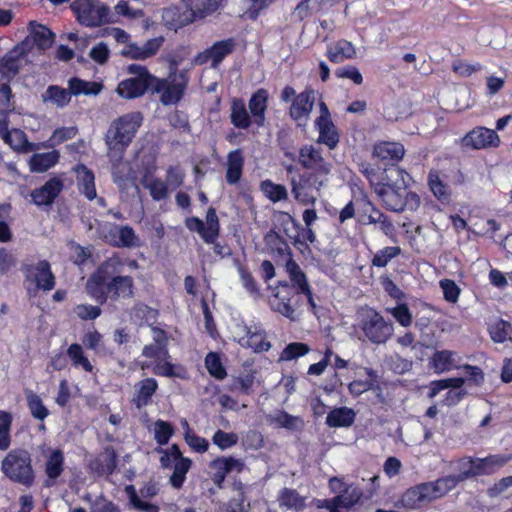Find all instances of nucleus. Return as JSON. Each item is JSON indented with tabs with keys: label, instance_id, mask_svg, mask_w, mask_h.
<instances>
[{
	"label": "nucleus",
	"instance_id": "obj_42",
	"mask_svg": "<svg viewBox=\"0 0 512 512\" xmlns=\"http://www.w3.org/2000/svg\"><path fill=\"white\" fill-rule=\"evenodd\" d=\"M78 129L75 126L71 127H60L53 131L50 138L43 142L44 148H54L63 142L70 140L76 136Z\"/></svg>",
	"mask_w": 512,
	"mask_h": 512
},
{
	"label": "nucleus",
	"instance_id": "obj_46",
	"mask_svg": "<svg viewBox=\"0 0 512 512\" xmlns=\"http://www.w3.org/2000/svg\"><path fill=\"white\" fill-rule=\"evenodd\" d=\"M13 417L10 412L0 410V450L5 451L11 444V426Z\"/></svg>",
	"mask_w": 512,
	"mask_h": 512
},
{
	"label": "nucleus",
	"instance_id": "obj_6",
	"mask_svg": "<svg viewBox=\"0 0 512 512\" xmlns=\"http://www.w3.org/2000/svg\"><path fill=\"white\" fill-rule=\"evenodd\" d=\"M4 475L15 483L26 487L33 485L35 473L32 466L31 454L23 448L10 450L1 463Z\"/></svg>",
	"mask_w": 512,
	"mask_h": 512
},
{
	"label": "nucleus",
	"instance_id": "obj_14",
	"mask_svg": "<svg viewBox=\"0 0 512 512\" xmlns=\"http://www.w3.org/2000/svg\"><path fill=\"white\" fill-rule=\"evenodd\" d=\"M206 223L207 225L196 216L188 217L185 220V226L188 230L197 232L205 243L211 244L217 240L220 234V223L215 208H208Z\"/></svg>",
	"mask_w": 512,
	"mask_h": 512
},
{
	"label": "nucleus",
	"instance_id": "obj_12",
	"mask_svg": "<svg viewBox=\"0 0 512 512\" xmlns=\"http://www.w3.org/2000/svg\"><path fill=\"white\" fill-rule=\"evenodd\" d=\"M70 7L82 26L95 28L111 22L109 7L98 0H74Z\"/></svg>",
	"mask_w": 512,
	"mask_h": 512
},
{
	"label": "nucleus",
	"instance_id": "obj_2",
	"mask_svg": "<svg viewBox=\"0 0 512 512\" xmlns=\"http://www.w3.org/2000/svg\"><path fill=\"white\" fill-rule=\"evenodd\" d=\"M285 269L289 281L280 280L274 286H269L271 294L268 303L271 310L295 321L298 319L297 312L302 305L303 297H305L309 311L315 315L318 306L306 274L293 259L286 261Z\"/></svg>",
	"mask_w": 512,
	"mask_h": 512
},
{
	"label": "nucleus",
	"instance_id": "obj_45",
	"mask_svg": "<svg viewBox=\"0 0 512 512\" xmlns=\"http://www.w3.org/2000/svg\"><path fill=\"white\" fill-rule=\"evenodd\" d=\"M205 367L209 374L217 380H223L227 376V371L216 352H209L205 357Z\"/></svg>",
	"mask_w": 512,
	"mask_h": 512
},
{
	"label": "nucleus",
	"instance_id": "obj_16",
	"mask_svg": "<svg viewBox=\"0 0 512 512\" xmlns=\"http://www.w3.org/2000/svg\"><path fill=\"white\" fill-rule=\"evenodd\" d=\"M404 146L394 141H378L373 145L372 157L387 167L396 166L404 157Z\"/></svg>",
	"mask_w": 512,
	"mask_h": 512
},
{
	"label": "nucleus",
	"instance_id": "obj_26",
	"mask_svg": "<svg viewBox=\"0 0 512 512\" xmlns=\"http://www.w3.org/2000/svg\"><path fill=\"white\" fill-rule=\"evenodd\" d=\"M230 122L238 129L246 130L254 123L251 113L247 110L242 98L234 97L231 100Z\"/></svg>",
	"mask_w": 512,
	"mask_h": 512
},
{
	"label": "nucleus",
	"instance_id": "obj_53",
	"mask_svg": "<svg viewBox=\"0 0 512 512\" xmlns=\"http://www.w3.org/2000/svg\"><path fill=\"white\" fill-rule=\"evenodd\" d=\"M401 252L398 246H387L377 251L371 259V265L378 268L386 267L387 264Z\"/></svg>",
	"mask_w": 512,
	"mask_h": 512
},
{
	"label": "nucleus",
	"instance_id": "obj_1",
	"mask_svg": "<svg viewBox=\"0 0 512 512\" xmlns=\"http://www.w3.org/2000/svg\"><path fill=\"white\" fill-rule=\"evenodd\" d=\"M279 146L284 157L295 163L285 166L287 174L298 173V177H293L290 181L295 200L303 205H314V191L319 192L327 185L333 169L332 162L314 144H302L297 150L288 143H280Z\"/></svg>",
	"mask_w": 512,
	"mask_h": 512
},
{
	"label": "nucleus",
	"instance_id": "obj_62",
	"mask_svg": "<svg viewBox=\"0 0 512 512\" xmlns=\"http://www.w3.org/2000/svg\"><path fill=\"white\" fill-rule=\"evenodd\" d=\"M440 497L436 481L418 484V502L431 501Z\"/></svg>",
	"mask_w": 512,
	"mask_h": 512
},
{
	"label": "nucleus",
	"instance_id": "obj_38",
	"mask_svg": "<svg viewBox=\"0 0 512 512\" xmlns=\"http://www.w3.org/2000/svg\"><path fill=\"white\" fill-rule=\"evenodd\" d=\"M64 453L60 449L52 450L45 463V473L48 479L55 480L64 471Z\"/></svg>",
	"mask_w": 512,
	"mask_h": 512
},
{
	"label": "nucleus",
	"instance_id": "obj_33",
	"mask_svg": "<svg viewBox=\"0 0 512 512\" xmlns=\"http://www.w3.org/2000/svg\"><path fill=\"white\" fill-rule=\"evenodd\" d=\"M264 243L270 252L279 257L288 256L292 259L291 249L287 241L276 231L270 230L264 236Z\"/></svg>",
	"mask_w": 512,
	"mask_h": 512
},
{
	"label": "nucleus",
	"instance_id": "obj_15",
	"mask_svg": "<svg viewBox=\"0 0 512 512\" xmlns=\"http://www.w3.org/2000/svg\"><path fill=\"white\" fill-rule=\"evenodd\" d=\"M236 46L237 42L233 37L216 41L210 47L199 52L195 57V62L198 65L210 63V66L216 69L226 57L235 51Z\"/></svg>",
	"mask_w": 512,
	"mask_h": 512
},
{
	"label": "nucleus",
	"instance_id": "obj_32",
	"mask_svg": "<svg viewBox=\"0 0 512 512\" xmlns=\"http://www.w3.org/2000/svg\"><path fill=\"white\" fill-rule=\"evenodd\" d=\"M60 159V153L52 150L44 153H35L31 156L29 166L31 172L44 173L54 167Z\"/></svg>",
	"mask_w": 512,
	"mask_h": 512
},
{
	"label": "nucleus",
	"instance_id": "obj_61",
	"mask_svg": "<svg viewBox=\"0 0 512 512\" xmlns=\"http://www.w3.org/2000/svg\"><path fill=\"white\" fill-rule=\"evenodd\" d=\"M386 311L390 313L400 325L407 327L411 324L412 317L410 311L407 305L402 301L398 302L396 307L387 308Z\"/></svg>",
	"mask_w": 512,
	"mask_h": 512
},
{
	"label": "nucleus",
	"instance_id": "obj_10",
	"mask_svg": "<svg viewBox=\"0 0 512 512\" xmlns=\"http://www.w3.org/2000/svg\"><path fill=\"white\" fill-rule=\"evenodd\" d=\"M316 91L307 86L302 92L296 94L295 89L286 85L280 93V100L284 103L291 102L288 114L295 122H306L315 104Z\"/></svg>",
	"mask_w": 512,
	"mask_h": 512
},
{
	"label": "nucleus",
	"instance_id": "obj_36",
	"mask_svg": "<svg viewBox=\"0 0 512 512\" xmlns=\"http://www.w3.org/2000/svg\"><path fill=\"white\" fill-rule=\"evenodd\" d=\"M68 88L72 95H97L101 92L103 85L95 81H86L78 77H72L68 81Z\"/></svg>",
	"mask_w": 512,
	"mask_h": 512
},
{
	"label": "nucleus",
	"instance_id": "obj_29",
	"mask_svg": "<svg viewBox=\"0 0 512 512\" xmlns=\"http://www.w3.org/2000/svg\"><path fill=\"white\" fill-rule=\"evenodd\" d=\"M315 129L318 132L317 144L325 145L329 150L337 148L340 142V133L333 120L326 122H315Z\"/></svg>",
	"mask_w": 512,
	"mask_h": 512
},
{
	"label": "nucleus",
	"instance_id": "obj_49",
	"mask_svg": "<svg viewBox=\"0 0 512 512\" xmlns=\"http://www.w3.org/2000/svg\"><path fill=\"white\" fill-rule=\"evenodd\" d=\"M261 190L272 202L285 200L288 195L284 185L276 184L269 179L261 182Z\"/></svg>",
	"mask_w": 512,
	"mask_h": 512
},
{
	"label": "nucleus",
	"instance_id": "obj_31",
	"mask_svg": "<svg viewBox=\"0 0 512 512\" xmlns=\"http://www.w3.org/2000/svg\"><path fill=\"white\" fill-rule=\"evenodd\" d=\"M244 157L241 149H236L228 153L226 182L229 185L237 184L243 174Z\"/></svg>",
	"mask_w": 512,
	"mask_h": 512
},
{
	"label": "nucleus",
	"instance_id": "obj_13",
	"mask_svg": "<svg viewBox=\"0 0 512 512\" xmlns=\"http://www.w3.org/2000/svg\"><path fill=\"white\" fill-rule=\"evenodd\" d=\"M174 73H170L168 78L156 77L152 85V94H159L160 102L164 106L174 105L179 103L184 97L188 79L183 72L178 76V80L174 77L171 79Z\"/></svg>",
	"mask_w": 512,
	"mask_h": 512
},
{
	"label": "nucleus",
	"instance_id": "obj_21",
	"mask_svg": "<svg viewBox=\"0 0 512 512\" xmlns=\"http://www.w3.org/2000/svg\"><path fill=\"white\" fill-rule=\"evenodd\" d=\"M241 330L244 334L238 339L240 346L250 348L255 353L267 352L271 348V343L267 340L264 330L256 328L252 330L247 325H243Z\"/></svg>",
	"mask_w": 512,
	"mask_h": 512
},
{
	"label": "nucleus",
	"instance_id": "obj_25",
	"mask_svg": "<svg viewBox=\"0 0 512 512\" xmlns=\"http://www.w3.org/2000/svg\"><path fill=\"white\" fill-rule=\"evenodd\" d=\"M158 389V382L156 379L148 377L140 380L135 385V393L132 398V403L136 408L141 409L148 406L152 402V397Z\"/></svg>",
	"mask_w": 512,
	"mask_h": 512
},
{
	"label": "nucleus",
	"instance_id": "obj_3",
	"mask_svg": "<svg viewBox=\"0 0 512 512\" xmlns=\"http://www.w3.org/2000/svg\"><path fill=\"white\" fill-rule=\"evenodd\" d=\"M86 292L99 305H103L108 300L116 302L133 298L135 282L132 276L121 275L102 262L87 279Z\"/></svg>",
	"mask_w": 512,
	"mask_h": 512
},
{
	"label": "nucleus",
	"instance_id": "obj_48",
	"mask_svg": "<svg viewBox=\"0 0 512 512\" xmlns=\"http://www.w3.org/2000/svg\"><path fill=\"white\" fill-rule=\"evenodd\" d=\"M124 490H125L126 495L129 498L130 504L136 510L144 511V512H159L160 511V508L158 505L141 500L138 496V493H137L134 485H131V484L126 485Z\"/></svg>",
	"mask_w": 512,
	"mask_h": 512
},
{
	"label": "nucleus",
	"instance_id": "obj_56",
	"mask_svg": "<svg viewBox=\"0 0 512 512\" xmlns=\"http://www.w3.org/2000/svg\"><path fill=\"white\" fill-rule=\"evenodd\" d=\"M183 424L187 427L186 432L184 433L185 442L189 445V447L198 453H204L209 448L208 441L196 435L189 427L188 422L184 420Z\"/></svg>",
	"mask_w": 512,
	"mask_h": 512
},
{
	"label": "nucleus",
	"instance_id": "obj_47",
	"mask_svg": "<svg viewBox=\"0 0 512 512\" xmlns=\"http://www.w3.org/2000/svg\"><path fill=\"white\" fill-rule=\"evenodd\" d=\"M147 175L144 176L143 185L149 190L150 196L154 201H161L168 197V185L160 178H152L146 182Z\"/></svg>",
	"mask_w": 512,
	"mask_h": 512
},
{
	"label": "nucleus",
	"instance_id": "obj_11",
	"mask_svg": "<svg viewBox=\"0 0 512 512\" xmlns=\"http://www.w3.org/2000/svg\"><path fill=\"white\" fill-rule=\"evenodd\" d=\"M157 451L162 453L160 457L161 467L163 469L173 468L169 478L170 485L175 489H181L186 481V475L192 467V460L183 456L179 446L175 443L168 449L159 448Z\"/></svg>",
	"mask_w": 512,
	"mask_h": 512
},
{
	"label": "nucleus",
	"instance_id": "obj_64",
	"mask_svg": "<svg viewBox=\"0 0 512 512\" xmlns=\"http://www.w3.org/2000/svg\"><path fill=\"white\" fill-rule=\"evenodd\" d=\"M118 241L114 243L117 247H133L136 245L137 236L132 227L125 225L118 230Z\"/></svg>",
	"mask_w": 512,
	"mask_h": 512
},
{
	"label": "nucleus",
	"instance_id": "obj_57",
	"mask_svg": "<svg viewBox=\"0 0 512 512\" xmlns=\"http://www.w3.org/2000/svg\"><path fill=\"white\" fill-rule=\"evenodd\" d=\"M385 168L382 170L379 166L369 162H363L359 166L360 173L368 180L371 185H380L383 180Z\"/></svg>",
	"mask_w": 512,
	"mask_h": 512
},
{
	"label": "nucleus",
	"instance_id": "obj_27",
	"mask_svg": "<svg viewBox=\"0 0 512 512\" xmlns=\"http://www.w3.org/2000/svg\"><path fill=\"white\" fill-rule=\"evenodd\" d=\"M326 56L330 62L338 64L355 58L356 49L350 41L340 39L327 46Z\"/></svg>",
	"mask_w": 512,
	"mask_h": 512
},
{
	"label": "nucleus",
	"instance_id": "obj_28",
	"mask_svg": "<svg viewBox=\"0 0 512 512\" xmlns=\"http://www.w3.org/2000/svg\"><path fill=\"white\" fill-rule=\"evenodd\" d=\"M7 119H0V137L16 151L26 150L29 146L27 135L20 129L9 130Z\"/></svg>",
	"mask_w": 512,
	"mask_h": 512
},
{
	"label": "nucleus",
	"instance_id": "obj_51",
	"mask_svg": "<svg viewBox=\"0 0 512 512\" xmlns=\"http://www.w3.org/2000/svg\"><path fill=\"white\" fill-rule=\"evenodd\" d=\"M491 339L497 343H503L511 339L512 325L510 322L500 319L489 328Z\"/></svg>",
	"mask_w": 512,
	"mask_h": 512
},
{
	"label": "nucleus",
	"instance_id": "obj_40",
	"mask_svg": "<svg viewBox=\"0 0 512 512\" xmlns=\"http://www.w3.org/2000/svg\"><path fill=\"white\" fill-rule=\"evenodd\" d=\"M349 489L350 487H345L343 490L344 494L341 498V502L334 504L329 512H341L340 508L351 509L360 503L361 499L364 497L363 490L359 487H354L349 492Z\"/></svg>",
	"mask_w": 512,
	"mask_h": 512
},
{
	"label": "nucleus",
	"instance_id": "obj_50",
	"mask_svg": "<svg viewBox=\"0 0 512 512\" xmlns=\"http://www.w3.org/2000/svg\"><path fill=\"white\" fill-rule=\"evenodd\" d=\"M240 280L242 283V286L246 290L247 293H249L250 296H253L255 298H258L261 296V289L259 284L257 283L256 279L250 272V270L245 266H239L238 268Z\"/></svg>",
	"mask_w": 512,
	"mask_h": 512
},
{
	"label": "nucleus",
	"instance_id": "obj_20",
	"mask_svg": "<svg viewBox=\"0 0 512 512\" xmlns=\"http://www.w3.org/2000/svg\"><path fill=\"white\" fill-rule=\"evenodd\" d=\"M63 181L58 177H52L39 188L31 191L32 202L37 206H51L63 191Z\"/></svg>",
	"mask_w": 512,
	"mask_h": 512
},
{
	"label": "nucleus",
	"instance_id": "obj_39",
	"mask_svg": "<svg viewBox=\"0 0 512 512\" xmlns=\"http://www.w3.org/2000/svg\"><path fill=\"white\" fill-rule=\"evenodd\" d=\"M455 353L449 350L435 351L430 357V366L436 373H443L450 371L454 364Z\"/></svg>",
	"mask_w": 512,
	"mask_h": 512
},
{
	"label": "nucleus",
	"instance_id": "obj_7",
	"mask_svg": "<svg viewBox=\"0 0 512 512\" xmlns=\"http://www.w3.org/2000/svg\"><path fill=\"white\" fill-rule=\"evenodd\" d=\"M224 0H181L180 6L167 10L172 13V25L184 27L198 20H202L214 14L223 4Z\"/></svg>",
	"mask_w": 512,
	"mask_h": 512
},
{
	"label": "nucleus",
	"instance_id": "obj_9",
	"mask_svg": "<svg viewBox=\"0 0 512 512\" xmlns=\"http://www.w3.org/2000/svg\"><path fill=\"white\" fill-rule=\"evenodd\" d=\"M397 175L401 178V183L396 181L393 184L382 183L376 190L383 206L393 212H402L408 202L409 197L414 199L416 193L408 190L410 175L403 170L397 169Z\"/></svg>",
	"mask_w": 512,
	"mask_h": 512
},
{
	"label": "nucleus",
	"instance_id": "obj_30",
	"mask_svg": "<svg viewBox=\"0 0 512 512\" xmlns=\"http://www.w3.org/2000/svg\"><path fill=\"white\" fill-rule=\"evenodd\" d=\"M509 459L510 457L503 455H489L485 458H475V471L468 473V475L481 476L493 474L497 469L503 467Z\"/></svg>",
	"mask_w": 512,
	"mask_h": 512
},
{
	"label": "nucleus",
	"instance_id": "obj_19",
	"mask_svg": "<svg viewBox=\"0 0 512 512\" xmlns=\"http://www.w3.org/2000/svg\"><path fill=\"white\" fill-rule=\"evenodd\" d=\"M153 343L145 345L142 349V356L157 361L169 358L168 333L157 326L151 327Z\"/></svg>",
	"mask_w": 512,
	"mask_h": 512
},
{
	"label": "nucleus",
	"instance_id": "obj_58",
	"mask_svg": "<svg viewBox=\"0 0 512 512\" xmlns=\"http://www.w3.org/2000/svg\"><path fill=\"white\" fill-rule=\"evenodd\" d=\"M429 187L434 196L440 201L449 200V189L439 178L437 172H430L428 176Z\"/></svg>",
	"mask_w": 512,
	"mask_h": 512
},
{
	"label": "nucleus",
	"instance_id": "obj_34",
	"mask_svg": "<svg viewBox=\"0 0 512 512\" xmlns=\"http://www.w3.org/2000/svg\"><path fill=\"white\" fill-rule=\"evenodd\" d=\"M355 421V412L348 407L334 408L326 417L329 427H349Z\"/></svg>",
	"mask_w": 512,
	"mask_h": 512
},
{
	"label": "nucleus",
	"instance_id": "obj_24",
	"mask_svg": "<svg viewBox=\"0 0 512 512\" xmlns=\"http://www.w3.org/2000/svg\"><path fill=\"white\" fill-rule=\"evenodd\" d=\"M153 82L144 81L140 78H127L119 82L116 92L124 99H136L146 92L152 93Z\"/></svg>",
	"mask_w": 512,
	"mask_h": 512
},
{
	"label": "nucleus",
	"instance_id": "obj_63",
	"mask_svg": "<svg viewBox=\"0 0 512 512\" xmlns=\"http://www.w3.org/2000/svg\"><path fill=\"white\" fill-rule=\"evenodd\" d=\"M33 40L38 48L47 49L53 44L54 34L49 28L40 26L38 30L34 31Z\"/></svg>",
	"mask_w": 512,
	"mask_h": 512
},
{
	"label": "nucleus",
	"instance_id": "obj_18",
	"mask_svg": "<svg viewBox=\"0 0 512 512\" xmlns=\"http://www.w3.org/2000/svg\"><path fill=\"white\" fill-rule=\"evenodd\" d=\"M462 146L472 149L497 147L500 143L498 134L485 127H477L467 133L461 140Z\"/></svg>",
	"mask_w": 512,
	"mask_h": 512
},
{
	"label": "nucleus",
	"instance_id": "obj_44",
	"mask_svg": "<svg viewBox=\"0 0 512 512\" xmlns=\"http://www.w3.org/2000/svg\"><path fill=\"white\" fill-rule=\"evenodd\" d=\"M67 356L71 359L73 366L82 367L84 371L91 373L93 365L85 356L83 348L78 343L71 344L67 349Z\"/></svg>",
	"mask_w": 512,
	"mask_h": 512
},
{
	"label": "nucleus",
	"instance_id": "obj_8",
	"mask_svg": "<svg viewBox=\"0 0 512 512\" xmlns=\"http://www.w3.org/2000/svg\"><path fill=\"white\" fill-rule=\"evenodd\" d=\"M24 287L29 298H35L39 291L49 292L56 286V276L48 260H39L35 264H23Z\"/></svg>",
	"mask_w": 512,
	"mask_h": 512
},
{
	"label": "nucleus",
	"instance_id": "obj_35",
	"mask_svg": "<svg viewBox=\"0 0 512 512\" xmlns=\"http://www.w3.org/2000/svg\"><path fill=\"white\" fill-rule=\"evenodd\" d=\"M71 92L59 85H49L42 94L43 102H50L59 108L67 106L71 101Z\"/></svg>",
	"mask_w": 512,
	"mask_h": 512
},
{
	"label": "nucleus",
	"instance_id": "obj_22",
	"mask_svg": "<svg viewBox=\"0 0 512 512\" xmlns=\"http://www.w3.org/2000/svg\"><path fill=\"white\" fill-rule=\"evenodd\" d=\"M76 174L77 189L89 201L97 198L95 174L85 164L78 163L73 167Z\"/></svg>",
	"mask_w": 512,
	"mask_h": 512
},
{
	"label": "nucleus",
	"instance_id": "obj_60",
	"mask_svg": "<svg viewBox=\"0 0 512 512\" xmlns=\"http://www.w3.org/2000/svg\"><path fill=\"white\" fill-rule=\"evenodd\" d=\"M169 123L174 128L179 130L180 133H190L191 126L187 113L176 110L169 116Z\"/></svg>",
	"mask_w": 512,
	"mask_h": 512
},
{
	"label": "nucleus",
	"instance_id": "obj_52",
	"mask_svg": "<svg viewBox=\"0 0 512 512\" xmlns=\"http://www.w3.org/2000/svg\"><path fill=\"white\" fill-rule=\"evenodd\" d=\"M174 427L170 422L158 419L154 423V439L160 446L168 444L171 437L174 435Z\"/></svg>",
	"mask_w": 512,
	"mask_h": 512
},
{
	"label": "nucleus",
	"instance_id": "obj_55",
	"mask_svg": "<svg viewBox=\"0 0 512 512\" xmlns=\"http://www.w3.org/2000/svg\"><path fill=\"white\" fill-rule=\"evenodd\" d=\"M103 262H105L107 266L111 267L113 271H119L120 273L122 272L124 266H127L132 270H137L140 267L136 259L123 257L119 253H113Z\"/></svg>",
	"mask_w": 512,
	"mask_h": 512
},
{
	"label": "nucleus",
	"instance_id": "obj_23",
	"mask_svg": "<svg viewBox=\"0 0 512 512\" xmlns=\"http://www.w3.org/2000/svg\"><path fill=\"white\" fill-rule=\"evenodd\" d=\"M268 101L269 92L265 88L257 89L248 101L249 112L257 127H263L265 124Z\"/></svg>",
	"mask_w": 512,
	"mask_h": 512
},
{
	"label": "nucleus",
	"instance_id": "obj_37",
	"mask_svg": "<svg viewBox=\"0 0 512 512\" xmlns=\"http://www.w3.org/2000/svg\"><path fill=\"white\" fill-rule=\"evenodd\" d=\"M279 505L295 512L303 511L306 507L305 498L295 489L283 488L278 497Z\"/></svg>",
	"mask_w": 512,
	"mask_h": 512
},
{
	"label": "nucleus",
	"instance_id": "obj_4",
	"mask_svg": "<svg viewBox=\"0 0 512 512\" xmlns=\"http://www.w3.org/2000/svg\"><path fill=\"white\" fill-rule=\"evenodd\" d=\"M143 123L140 111L123 114L113 120L105 135L108 149L122 156L135 138Z\"/></svg>",
	"mask_w": 512,
	"mask_h": 512
},
{
	"label": "nucleus",
	"instance_id": "obj_59",
	"mask_svg": "<svg viewBox=\"0 0 512 512\" xmlns=\"http://www.w3.org/2000/svg\"><path fill=\"white\" fill-rule=\"evenodd\" d=\"M212 441L221 450H226L237 444L238 436L233 432H225L219 429L214 433Z\"/></svg>",
	"mask_w": 512,
	"mask_h": 512
},
{
	"label": "nucleus",
	"instance_id": "obj_43",
	"mask_svg": "<svg viewBox=\"0 0 512 512\" xmlns=\"http://www.w3.org/2000/svg\"><path fill=\"white\" fill-rule=\"evenodd\" d=\"M27 406L33 418L43 421L49 415L48 408L44 405L41 397L33 391L26 393Z\"/></svg>",
	"mask_w": 512,
	"mask_h": 512
},
{
	"label": "nucleus",
	"instance_id": "obj_5",
	"mask_svg": "<svg viewBox=\"0 0 512 512\" xmlns=\"http://www.w3.org/2000/svg\"><path fill=\"white\" fill-rule=\"evenodd\" d=\"M357 325L365 339L376 345L385 344L394 333L393 323L372 307H364L358 312Z\"/></svg>",
	"mask_w": 512,
	"mask_h": 512
},
{
	"label": "nucleus",
	"instance_id": "obj_41",
	"mask_svg": "<svg viewBox=\"0 0 512 512\" xmlns=\"http://www.w3.org/2000/svg\"><path fill=\"white\" fill-rule=\"evenodd\" d=\"M368 204L370 206V212L367 216V224H377L379 225L380 230L386 234L389 235L393 231V224L388 218L387 215H385L383 212H381L373 203L368 201Z\"/></svg>",
	"mask_w": 512,
	"mask_h": 512
},
{
	"label": "nucleus",
	"instance_id": "obj_17",
	"mask_svg": "<svg viewBox=\"0 0 512 512\" xmlns=\"http://www.w3.org/2000/svg\"><path fill=\"white\" fill-rule=\"evenodd\" d=\"M118 466V454L111 445L105 446L103 450L90 460L88 468L90 472L98 477L112 475Z\"/></svg>",
	"mask_w": 512,
	"mask_h": 512
},
{
	"label": "nucleus",
	"instance_id": "obj_54",
	"mask_svg": "<svg viewBox=\"0 0 512 512\" xmlns=\"http://www.w3.org/2000/svg\"><path fill=\"white\" fill-rule=\"evenodd\" d=\"M310 351L308 344L303 342H292L286 345L280 354V360L291 361L306 355Z\"/></svg>",
	"mask_w": 512,
	"mask_h": 512
}]
</instances>
